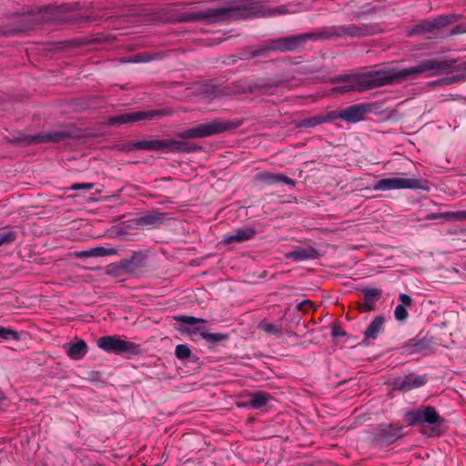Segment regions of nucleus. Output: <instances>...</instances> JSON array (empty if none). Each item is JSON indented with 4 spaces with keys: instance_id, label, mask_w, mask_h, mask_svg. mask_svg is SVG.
<instances>
[{
    "instance_id": "nucleus-13",
    "label": "nucleus",
    "mask_w": 466,
    "mask_h": 466,
    "mask_svg": "<svg viewBox=\"0 0 466 466\" xmlns=\"http://www.w3.org/2000/svg\"><path fill=\"white\" fill-rule=\"evenodd\" d=\"M293 314L303 319H309V316L316 309L311 300L295 295H293Z\"/></svg>"
},
{
    "instance_id": "nucleus-34",
    "label": "nucleus",
    "mask_w": 466,
    "mask_h": 466,
    "mask_svg": "<svg viewBox=\"0 0 466 466\" xmlns=\"http://www.w3.org/2000/svg\"><path fill=\"white\" fill-rule=\"evenodd\" d=\"M0 338L5 340H18L20 339L15 330L4 327H0Z\"/></svg>"
},
{
    "instance_id": "nucleus-29",
    "label": "nucleus",
    "mask_w": 466,
    "mask_h": 466,
    "mask_svg": "<svg viewBox=\"0 0 466 466\" xmlns=\"http://www.w3.org/2000/svg\"><path fill=\"white\" fill-rule=\"evenodd\" d=\"M130 146H178V142L176 140H151V141H140L132 143Z\"/></svg>"
},
{
    "instance_id": "nucleus-3",
    "label": "nucleus",
    "mask_w": 466,
    "mask_h": 466,
    "mask_svg": "<svg viewBox=\"0 0 466 466\" xmlns=\"http://www.w3.org/2000/svg\"><path fill=\"white\" fill-rule=\"evenodd\" d=\"M431 182L427 179L416 178L413 175L401 173L400 177H390L378 180L375 190L388 191L393 189H420L430 191Z\"/></svg>"
},
{
    "instance_id": "nucleus-30",
    "label": "nucleus",
    "mask_w": 466,
    "mask_h": 466,
    "mask_svg": "<svg viewBox=\"0 0 466 466\" xmlns=\"http://www.w3.org/2000/svg\"><path fill=\"white\" fill-rule=\"evenodd\" d=\"M380 10V8L377 6H371L370 4H367L362 6L361 10L354 12V17L357 20H361L365 15H373Z\"/></svg>"
},
{
    "instance_id": "nucleus-46",
    "label": "nucleus",
    "mask_w": 466,
    "mask_h": 466,
    "mask_svg": "<svg viewBox=\"0 0 466 466\" xmlns=\"http://www.w3.org/2000/svg\"><path fill=\"white\" fill-rule=\"evenodd\" d=\"M311 342H312L311 339H307L303 340L302 342H297V341L293 340V346L294 345H301L303 348H308L309 345L311 344Z\"/></svg>"
},
{
    "instance_id": "nucleus-2",
    "label": "nucleus",
    "mask_w": 466,
    "mask_h": 466,
    "mask_svg": "<svg viewBox=\"0 0 466 466\" xmlns=\"http://www.w3.org/2000/svg\"><path fill=\"white\" fill-rule=\"evenodd\" d=\"M374 103H359L349 106L345 108L331 110L320 113L299 121H293L296 127H314L316 126L330 123L337 119L345 121L348 124H356L363 121L369 113L377 109Z\"/></svg>"
},
{
    "instance_id": "nucleus-45",
    "label": "nucleus",
    "mask_w": 466,
    "mask_h": 466,
    "mask_svg": "<svg viewBox=\"0 0 466 466\" xmlns=\"http://www.w3.org/2000/svg\"><path fill=\"white\" fill-rule=\"evenodd\" d=\"M162 149H164L165 147H161ZM167 149H170L174 152H185V153H190V152H193L195 151L196 149H198L199 147H167Z\"/></svg>"
},
{
    "instance_id": "nucleus-24",
    "label": "nucleus",
    "mask_w": 466,
    "mask_h": 466,
    "mask_svg": "<svg viewBox=\"0 0 466 466\" xmlns=\"http://www.w3.org/2000/svg\"><path fill=\"white\" fill-rule=\"evenodd\" d=\"M350 38L360 39L374 34V29L370 25L358 26L354 24H349Z\"/></svg>"
},
{
    "instance_id": "nucleus-20",
    "label": "nucleus",
    "mask_w": 466,
    "mask_h": 466,
    "mask_svg": "<svg viewBox=\"0 0 466 466\" xmlns=\"http://www.w3.org/2000/svg\"><path fill=\"white\" fill-rule=\"evenodd\" d=\"M256 231L251 228H238L233 234L225 238L226 244L239 243L250 239Z\"/></svg>"
},
{
    "instance_id": "nucleus-32",
    "label": "nucleus",
    "mask_w": 466,
    "mask_h": 466,
    "mask_svg": "<svg viewBox=\"0 0 466 466\" xmlns=\"http://www.w3.org/2000/svg\"><path fill=\"white\" fill-rule=\"evenodd\" d=\"M435 29L445 27L454 22L452 15H440L433 19Z\"/></svg>"
},
{
    "instance_id": "nucleus-37",
    "label": "nucleus",
    "mask_w": 466,
    "mask_h": 466,
    "mask_svg": "<svg viewBox=\"0 0 466 466\" xmlns=\"http://www.w3.org/2000/svg\"><path fill=\"white\" fill-rule=\"evenodd\" d=\"M407 308L402 305H398L394 309V317L399 321H406L409 314L407 312Z\"/></svg>"
},
{
    "instance_id": "nucleus-35",
    "label": "nucleus",
    "mask_w": 466,
    "mask_h": 466,
    "mask_svg": "<svg viewBox=\"0 0 466 466\" xmlns=\"http://www.w3.org/2000/svg\"><path fill=\"white\" fill-rule=\"evenodd\" d=\"M190 349L184 344H179L176 347L175 354L179 360H186L190 356Z\"/></svg>"
},
{
    "instance_id": "nucleus-21",
    "label": "nucleus",
    "mask_w": 466,
    "mask_h": 466,
    "mask_svg": "<svg viewBox=\"0 0 466 466\" xmlns=\"http://www.w3.org/2000/svg\"><path fill=\"white\" fill-rule=\"evenodd\" d=\"M87 353V345L84 340L66 345V354L71 360H80Z\"/></svg>"
},
{
    "instance_id": "nucleus-40",
    "label": "nucleus",
    "mask_w": 466,
    "mask_h": 466,
    "mask_svg": "<svg viewBox=\"0 0 466 466\" xmlns=\"http://www.w3.org/2000/svg\"><path fill=\"white\" fill-rule=\"evenodd\" d=\"M93 187H94L93 183H76V184H73L69 189H71V190H78V189L91 190Z\"/></svg>"
},
{
    "instance_id": "nucleus-41",
    "label": "nucleus",
    "mask_w": 466,
    "mask_h": 466,
    "mask_svg": "<svg viewBox=\"0 0 466 466\" xmlns=\"http://www.w3.org/2000/svg\"><path fill=\"white\" fill-rule=\"evenodd\" d=\"M288 13H289V11H288V9H287V8H285V7H275V8H270V9H268V10H267V11L265 12V14H266L267 15H269V16H271V15H283V14H288Z\"/></svg>"
},
{
    "instance_id": "nucleus-16",
    "label": "nucleus",
    "mask_w": 466,
    "mask_h": 466,
    "mask_svg": "<svg viewBox=\"0 0 466 466\" xmlns=\"http://www.w3.org/2000/svg\"><path fill=\"white\" fill-rule=\"evenodd\" d=\"M385 318L382 315L377 316L364 331L365 340H374L379 334L384 330Z\"/></svg>"
},
{
    "instance_id": "nucleus-7",
    "label": "nucleus",
    "mask_w": 466,
    "mask_h": 466,
    "mask_svg": "<svg viewBox=\"0 0 466 466\" xmlns=\"http://www.w3.org/2000/svg\"><path fill=\"white\" fill-rule=\"evenodd\" d=\"M338 38L337 25L322 26L314 32L293 35V50L301 46L306 41L330 40Z\"/></svg>"
},
{
    "instance_id": "nucleus-5",
    "label": "nucleus",
    "mask_w": 466,
    "mask_h": 466,
    "mask_svg": "<svg viewBox=\"0 0 466 466\" xmlns=\"http://www.w3.org/2000/svg\"><path fill=\"white\" fill-rule=\"evenodd\" d=\"M97 346L108 353L137 355L140 352V346L132 341L122 339L116 335L101 337Z\"/></svg>"
},
{
    "instance_id": "nucleus-23",
    "label": "nucleus",
    "mask_w": 466,
    "mask_h": 466,
    "mask_svg": "<svg viewBox=\"0 0 466 466\" xmlns=\"http://www.w3.org/2000/svg\"><path fill=\"white\" fill-rule=\"evenodd\" d=\"M167 215L158 212H151L138 219V223L142 226H153L156 227L165 221Z\"/></svg>"
},
{
    "instance_id": "nucleus-6",
    "label": "nucleus",
    "mask_w": 466,
    "mask_h": 466,
    "mask_svg": "<svg viewBox=\"0 0 466 466\" xmlns=\"http://www.w3.org/2000/svg\"><path fill=\"white\" fill-rule=\"evenodd\" d=\"M405 419L409 425H417L422 423L435 425L441 421H443L436 409L432 406H426L423 409L410 410L405 414Z\"/></svg>"
},
{
    "instance_id": "nucleus-11",
    "label": "nucleus",
    "mask_w": 466,
    "mask_h": 466,
    "mask_svg": "<svg viewBox=\"0 0 466 466\" xmlns=\"http://www.w3.org/2000/svg\"><path fill=\"white\" fill-rule=\"evenodd\" d=\"M381 297V290L380 289H366L363 290V301L359 302L357 309L360 312H369L375 309L377 301Z\"/></svg>"
},
{
    "instance_id": "nucleus-4",
    "label": "nucleus",
    "mask_w": 466,
    "mask_h": 466,
    "mask_svg": "<svg viewBox=\"0 0 466 466\" xmlns=\"http://www.w3.org/2000/svg\"><path fill=\"white\" fill-rule=\"evenodd\" d=\"M233 127L234 126L229 122L215 119L213 121L203 123L196 127L187 128L185 131L179 132L177 134V137L184 139L203 138L213 135L220 134Z\"/></svg>"
},
{
    "instance_id": "nucleus-10",
    "label": "nucleus",
    "mask_w": 466,
    "mask_h": 466,
    "mask_svg": "<svg viewBox=\"0 0 466 466\" xmlns=\"http://www.w3.org/2000/svg\"><path fill=\"white\" fill-rule=\"evenodd\" d=\"M68 136L66 132H45L36 136H26L21 141L29 144L58 143L68 137Z\"/></svg>"
},
{
    "instance_id": "nucleus-36",
    "label": "nucleus",
    "mask_w": 466,
    "mask_h": 466,
    "mask_svg": "<svg viewBox=\"0 0 466 466\" xmlns=\"http://www.w3.org/2000/svg\"><path fill=\"white\" fill-rule=\"evenodd\" d=\"M175 319H177V321H180V322H184V323L189 324V325H194V324H199V323H205L206 322V320H204L202 319H198V318H195V317L184 316V315L177 316V317H175Z\"/></svg>"
},
{
    "instance_id": "nucleus-39",
    "label": "nucleus",
    "mask_w": 466,
    "mask_h": 466,
    "mask_svg": "<svg viewBox=\"0 0 466 466\" xmlns=\"http://www.w3.org/2000/svg\"><path fill=\"white\" fill-rule=\"evenodd\" d=\"M338 38H350L349 25H338Z\"/></svg>"
},
{
    "instance_id": "nucleus-12",
    "label": "nucleus",
    "mask_w": 466,
    "mask_h": 466,
    "mask_svg": "<svg viewBox=\"0 0 466 466\" xmlns=\"http://www.w3.org/2000/svg\"><path fill=\"white\" fill-rule=\"evenodd\" d=\"M236 10L232 7H217V8H209L204 11H201L198 17L204 18L208 20L209 22L215 21H222L227 18L231 17L236 14Z\"/></svg>"
},
{
    "instance_id": "nucleus-8",
    "label": "nucleus",
    "mask_w": 466,
    "mask_h": 466,
    "mask_svg": "<svg viewBox=\"0 0 466 466\" xmlns=\"http://www.w3.org/2000/svg\"><path fill=\"white\" fill-rule=\"evenodd\" d=\"M162 115L160 112L156 110L151 111H137L128 112L118 116H111L108 118L107 123L113 127H120L122 125H127L135 122H138L144 119H152L155 116Z\"/></svg>"
},
{
    "instance_id": "nucleus-1",
    "label": "nucleus",
    "mask_w": 466,
    "mask_h": 466,
    "mask_svg": "<svg viewBox=\"0 0 466 466\" xmlns=\"http://www.w3.org/2000/svg\"><path fill=\"white\" fill-rule=\"evenodd\" d=\"M460 69H466V63L458 59H425L417 66L401 69L394 74L374 71L358 75L357 77L350 78V82L334 87L332 91L338 94L363 92L393 84L399 79L416 78L420 74L433 76L439 74H451Z\"/></svg>"
},
{
    "instance_id": "nucleus-44",
    "label": "nucleus",
    "mask_w": 466,
    "mask_h": 466,
    "mask_svg": "<svg viewBox=\"0 0 466 466\" xmlns=\"http://www.w3.org/2000/svg\"><path fill=\"white\" fill-rule=\"evenodd\" d=\"M331 336L333 338L345 337L346 336V332H345V330L340 326L334 325L332 327Z\"/></svg>"
},
{
    "instance_id": "nucleus-51",
    "label": "nucleus",
    "mask_w": 466,
    "mask_h": 466,
    "mask_svg": "<svg viewBox=\"0 0 466 466\" xmlns=\"http://www.w3.org/2000/svg\"><path fill=\"white\" fill-rule=\"evenodd\" d=\"M4 400V394L3 392L0 390V402Z\"/></svg>"
},
{
    "instance_id": "nucleus-25",
    "label": "nucleus",
    "mask_w": 466,
    "mask_h": 466,
    "mask_svg": "<svg viewBox=\"0 0 466 466\" xmlns=\"http://www.w3.org/2000/svg\"><path fill=\"white\" fill-rule=\"evenodd\" d=\"M270 400V395L264 391H258L249 395L248 406L253 409H259L265 406Z\"/></svg>"
},
{
    "instance_id": "nucleus-14",
    "label": "nucleus",
    "mask_w": 466,
    "mask_h": 466,
    "mask_svg": "<svg viewBox=\"0 0 466 466\" xmlns=\"http://www.w3.org/2000/svg\"><path fill=\"white\" fill-rule=\"evenodd\" d=\"M313 324L311 316L309 319H303L293 314V338H305L312 331L310 326Z\"/></svg>"
},
{
    "instance_id": "nucleus-9",
    "label": "nucleus",
    "mask_w": 466,
    "mask_h": 466,
    "mask_svg": "<svg viewBox=\"0 0 466 466\" xmlns=\"http://www.w3.org/2000/svg\"><path fill=\"white\" fill-rule=\"evenodd\" d=\"M403 428L392 424H380L375 441L380 446H388L403 436Z\"/></svg>"
},
{
    "instance_id": "nucleus-50",
    "label": "nucleus",
    "mask_w": 466,
    "mask_h": 466,
    "mask_svg": "<svg viewBox=\"0 0 466 466\" xmlns=\"http://www.w3.org/2000/svg\"><path fill=\"white\" fill-rule=\"evenodd\" d=\"M300 63V61H298L296 59V57H293V62H292V65H299Z\"/></svg>"
},
{
    "instance_id": "nucleus-27",
    "label": "nucleus",
    "mask_w": 466,
    "mask_h": 466,
    "mask_svg": "<svg viewBox=\"0 0 466 466\" xmlns=\"http://www.w3.org/2000/svg\"><path fill=\"white\" fill-rule=\"evenodd\" d=\"M435 29L434 22L432 20H421L419 24L414 25L412 28L410 35H420L424 33L433 32Z\"/></svg>"
},
{
    "instance_id": "nucleus-47",
    "label": "nucleus",
    "mask_w": 466,
    "mask_h": 466,
    "mask_svg": "<svg viewBox=\"0 0 466 466\" xmlns=\"http://www.w3.org/2000/svg\"><path fill=\"white\" fill-rule=\"evenodd\" d=\"M304 99L301 96H293V103H302V100Z\"/></svg>"
},
{
    "instance_id": "nucleus-17",
    "label": "nucleus",
    "mask_w": 466,
    "mask_h": 466,
    "mask_svg": "<svg viewBox=\"0 0 466 466\" xmlns=\"http://www.w3.org/2000/svg\"><path fill=\"white\" fill-rule=\"evenodd\" d=\"M319 256V251L311 246H293V260L304 261L308 259H314Z\"/></svg>"
},
{
    "instance_id": "nucleus-31",
    "label": "nucleus",
    "mask_w": 466,
    "mask_h": 466,
    "mask_svg": "<svg viewBox=\"0 0 466 466\" xmlns=\"http://www.w3.org/2000/svg\"><path fill=\"white\" fill-rule=\"evenodd\" d=\"M16 232L12 229L0 233V247L14 242L16 238Z\"/></svg>"
},
{
    "instance_id": "nucleus-38",
    "label": "nucleus",
    "mask_w": 466,
    "mask_h": 466,
    "mask_svg": "<svg viewBox=\"0 0 466 466\" xmlns=\"http://www.w3.org/2000/svg\"><path fill=\"white\" fill-rule=\"evenodd\" d=\"M153 59V57L149 55H147V54H137V55H134L129 62H133V63H145V62H148V61H151Z\"/></svg>"
},
{
    "instance_id": "nucleus-42",
    "label": "nucleus",
    "mask_w": 466,
    "mask_h": 466,
    "mask_svg": "<svg viewBox=\"0 0 466 466\" xmlns=\"http://www.w3.org/2000/svg\"><path fill=\"white\" fill-rule=\"evenodd\" d=\"M399 299L400 302L399 305H402L405 308L410 307L411 305L412 300H411V298L408 294H405V293L400 294Z\"/></svg>"
},
{
    "instance_id": "nucleus-18",
    "label": "nucleus",
    "mask_w": 466,
    "mask_h": 466,
    "mask_svg": "<svg viewBox=\"0 0 466 466\" xmlns=\"http://www.w3.org/2000/svg\"><path fill=\"white\" fill-rule=\"evenodd\" d=\"M257 181L267 185H275L279 183L291 184V178L284 177L282 175L269 173L267 171L258 172L255 177Z\"/></svg>"
},
{
    "instance_id": "nucleus-28",
    "label": "nucleus",
    "mask_w": 466,
    "mask_h": 466,
    "mask_svg": "<svg viewBox=\"0 0 466 466\" xmlns=\"http://www.w3.org/2000/svg\"><path fill=\"white\" fill-rule=\"evenodd\" d=\"M270 49L288 51L291 49V38H280L272 41L270 44Z\"/></svg>"
},
{
    "instance_id": "nucleus-22",
    "label": "nucleus",
    "mask_w": 466,
    "mask_h": 466,
    "mask_svg": "<svg viewBox=\"0 0 466 466\" xmlns=\"http://www.w3.org/2000/svg\"><path fill=\"white\" fill-rule=\"evenodd\" d=\"M429 348V342L423 339H412L401 347V353L413 354L421 352Z\"/></svg>"
},
{
    "instance_id": "nucleus-49",
    "label": "nucleus",
    "mask_w": 466,
    "mask_h": 466,
    "mask_svg": "<svg viewBox=\"0 0 466 466\" xmlns=\"http://www.w3.org/2000/svg\"><path fill=\"white\" fill-rule=\"evenodd\" d=\"M461 31L460 30V26H458V25H457V26H455V27L452 29V31H451V33H452L453 35H455V34H459V33H461Z\"/></svg>"
},
{
    "instance_id": "nucleus-19",
    "label": "nucleus",
    "mask_w": 466,
    "mask_h": 466,
    "mask_svg": "<svg viewBox=\"0 0 466 466\" xmlns=\"http://www.w3.org/2000/svg\"><path fill=\"white\" fill-rule=\"evenodd\" d=\"M116 253L115 248H106L104 247H95L86 250L76 251L74 256L76 258H96V257H106L109 255H114Z\"/></svg>"
},
{
    "instance_id": "nucleus-15",
    "label": "nucleus",
    "mask_w": 466,
    "mask_h": 466,
    "mask_svg": "<svg viewBox=\"0 0 466 466\" xmlns=\"http://www.w3.org/2000/svg\"><path fill=\"white\" fill-rule=\"evenodd\" d=\"M428 381L426 375H416L413 373L406 375L399 383L401 390L409 391L413 389L424 386Z\"/></svg>"
},
{
    "instance_id": "nucleus-33",
    "label": "nucleus",
    "mask_w": 466,
    "mask_h": 466,
    "mask_svg": "<svg viewBox=\"0 0 466 466\" xmlns=\"http://www.w3.org/2000/svg\"><path fill=\"white\" fill-rule=\"evenodd\" d=\"M461 79H466V73H463L461 75L449 76V77H444L441 80L433 82V85H436V86L451 85V84L461 81Z\"/></svg>"
},
{
    "instance_id": "nucleus-26",
    "label": "nucleus",
    "mask_w": 466,
    "mask_h": 466,
    "mask_svg": "<svg viewBox=\"0 0 466 466\" xmlns=\"http://www.w3.org/2000/svg\"><path fill=\"white\" fill-rule=\"evenodd\" d=\"M190 333L200 332V335L203 339L209 342H217L221 341L227 338L226 335L221 333H208L205 330L204 326H195L188 329Z\"/></svg>"
},
{
    "instance_id": "nucleus-43",
    "label": "nucleus",
    "mask_w": 466,
    "mask_h": 466,
    "mask_svg": "<svg viewBox=\"0 0 466 466\" xmlns=\"http://www.w3.org/2000/svg\"><path fill=\"white\" fill-rule=\"evenodd\" d=\"M358 75H343V76H338L334 78H332L333 83H347L350 82V79L352 77H357Z\"/></svg>"
},
{
    "instance_id": "nucleus-48",
    "label": "nucleus",
    "mask_w": 466,
    "mask_h": 466,
    "mask_svg": "<svg viewBox=\"0 0 466 466\" xmlns=\"http://www.w3.org/2000/svg\"><path fill=\"white\" fill-rule=\"evenodd\" d=\"M263 328H264L267 331H268V332H272V331H274V330H275V329H273V326H272V325H270V324L264 325V326H263Z\"/></svg>"
}]
</instances>
